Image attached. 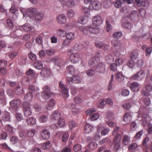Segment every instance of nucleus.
Segmentation results:
<instances>
[{
    "label": "nucleus",
    "instance_id": "a19ab883",
    "mask_svg": "<svg viewBox=\"0 0 152 152\" xmlns=\"http://www.w3.org/2000/svg\"><path fill=\"white\" fill-rule=\"evenodd\" d=\"M60 116V114L59 112L57 110L55 111L52 115L51 118L56 120L58 119Z\"/></svg>",
    "mask_w": 152,
    "mask_h": 152
},
{
    "label": "nucleus",
    "instance_id": "bf43d9fd",
    "mask_svg": "<svg viewBox=\"0 0 152 152\" xmlns=\"http://www.w3.org/2000/svg\"><path fill=\"white\" fill-rule=\"evenodd\" d=\"M150 140L149 138L148 137H145L142 141V145L145 146H147L149 144L148 143Z\"/></svg>",
    "mask_w": 152,
    "mask_h": 152
},
{
    "label": "nucleus",
    "instance_id": "393cba45",
    "mask_svg": "<svg viewBox=\"0 0 152 152\" xmlns=\"http://www.w3.org/2000/svg\"><path fill=\"white\" fill-rule=\"evenodd\" d=\"M132 117L129 113H126L123 118V120L126 123H128L131 121Z\"/></svg>",
    "mask_w": 152,
    "mask_h": 152
},
{
    "label": "nucleus",
    "instance_id": "ddd939ff",
    "mask_svg": "<svg viewBox=\"0 0 152 152\" xmlns=\"http://www.w3.org/2000/svg\"><path fill=\"white\" fill-rule=\"evenodd\" d=\"M130 18L132 22H134L138 20L139 14L137 11L134 10L132 11L130 15Z\"/></svg>",
    "mask_w": 152,
    "mask_h": 152
},
{
    "label": "nucleus",
    "instance_id": "de8ad7c7",
    "mask_svg": "<svg viewBox=\"0 0 152 152\" xmlns=\"http://www.w3.org/2000/svg\"><path fill=\"white\" fill-rule=\"evenodd\" d=\"M75 14L74 10H69L67 12V16L69 18H72Z\"/></svg>",
    "mask_w": 152,
    "mask_h": 152
},
{
    "label": "nucleus",
    "instance_id": "49530a36",
    "mask_svg": "<svg viewBox=\"0 0 152 152\" xmlns=\"http://www.w3.org/2000/svg\"><path fill=\"white\" fill-rule=\"evenodd\" d=\"M35 90V89L34 86L32 85L29 86V96H31L30 98H32V94L34 92Z\"/></svg>",
    "mask_w": 152,
    "mask_h": 152
},
{
    "label": "nucleus",
    "instance_id": "c9c22d12",
    "mask_svg": "<svg viewBox=\"0 0 152 152\" xmlns=\"http://www.w3.org/2000/svg\"><path fill=\"white\" fill-rule=\"evenodd\" d=\"M83 45L81 43H77L74 47V49L76 51L81 50L83 48Z\"/></svg>",
    "mask_w": 152,
    "mask_h": 152
},
{
    "label": "nucleus",
    "instance_id": "5fc2aeb1",
    "mask_svg": "<svg viewBox=\"0 0 152 152\" xmlns=\"http://www.w3.org/2000/svg\"><path fill=\"white\" fill-rule=\"evenodd\" d=\"M96 110H97L95 108H91L86 110L85 112L87 115H90L96 112Z\"/></svg>",
    "mask_w": 152,
    "mask_h": 152
},
{
    "label": "nucleus",
    "instance_id": "4d7b16f0",
    "mask_svg": "<svg viewBox=\"0 0 152 152\" xmlns=\"http://www.w3.org/2000/svg\"><path fill=\"white\" fill-rule=\"evenodd\" d=\"M7 66V61L3 59L0 60V68H5Z\"/></svg>",
    "mask_w": 152,
    "mask_h": 152
},
{
    "label": "nucleus",
    "instance_id": "f8f14e48",
    "mask_svg": "<svg viewBox=\"0 0 152 152\" xmlns=\"http://www.w3.org/2000/svg\"><path fill=\"white\" fill-rule=\"evenodd\" d=\"M135 1L138 6L145 8H147L149 4L148 1L146 0H135Z\"/></svg>",
    "mask_w": 152,
    "mask_h": 152
},
{
    "label": "nucleus",
    "instance_id": "e433bc0d",
    "mask_svg": "<svg viewBox=\"0 0 152 152\" xmlns=\"http://www.w3.org/2000/svg\"><path fill=\"white\" fill-rule=\"evenodd\" d=\"M137 145L135 143H132L129 146L128 150L133 151H135L137 147Z\"/></svg>",
    "mask_w": 152,
    "mask_h": 152
},
{
    "label": "nucleus",
    "instance_id": "4c0bfd02",
    "mask_svg": "<svg viewBox=\"0 0 152 152\" xmlns=\"http://www.w3.org/2000/svg\"><path fill=\"white\" fill-rule=\"evenodd\" d=\"M114 57L112 55L110 54L107 55L105 58L106 62L108 63H110L113 62L114 60Z\"/></svg>",
    "mask_w": 152,
    "mask_h": 152
},
{
    "label": "nucleus",
    "instance_id": "423d86ee",
    "mask_svg": "<svg viewBox=\"0 0 152 152\" xmlns=\"http://www.w3.org/2000/svg\"><path fill=\"white\" fill-rule=\"evenodd\" d=\"M100 58L97 56H95L90 58L88 61V65L91 68H93L97 65L99 63Z\"/></svg>",
    "mask_w": 152,
    "mask_h": 152
},
{
    "label": "nucleus",
    "instance_id": "6e6552de",
    "mask_svg": "<svg viewBox=\"0 0 152 152\" xmlns=\"http://www.w3.org/2000/svg\"><path fill=\"white\" fill-rule=\"evenodd\" d=\"M92 21L93 24L97 26H100L102 23L101 17L99 15L94 16L92 18Z\"/></svg>",
    "mask_w": 152,
    "mask_h": 152
},
{
    "label": "nucleus",
    "instance_id": "4468645a",
    "mask_svg": "<svg viewBox=\"0 0 152 152\" xmlns=\"http://www.w3.org/2000/svg\"><path fill=\"white\" fill-rule=\"evenodd\" d=\"M101 3L98 1H93L89 4V7L92 9L97 10L100 8Z\"/></svg>",
    "mask_w": 152,
    "mask_h": 152
},
{
    "label": "nucleus",
    "instance_id": "bb28decb",
    "mask_svg": "<svg viewBox=\"0 0 152 152\" xmlns=\"http://www.w3.org/2000/svg\"><path fill=\"white\" fill-rule=\"evenodd\" d=\"M81 10L82 12L85 14L84 16L88 18L90 17V10L87 7H83L81 8Z\"/></svg>",
    "mask_w": 152,
    "mask_h": 152
},
{
    "label": "nucleus",
    "instance_id": "79ce46f5",
    "mask_svg": "<svg viewBox=\"0 0 152 152\" xmlns=\"http://www.w3.org/2000/svg\"><path fill=\"white\" fill-rule=\"evenodd\" d=\"M124 62L123 59L121 57L117 58L115 61V63L117 66L121 65Z\"/></svg>",
    "mask_w": 152,
    "mask_h": 152
},
{
    "label": "nucleus",
    "instance_id": "c85d7f7f",
    "mask_svg": "<svg viewBox=\"0 0 152 152\" xmlns=\"http://www.w3.org/2000/svg\"><path fill=\"white\" fill-rule=\"evenodd\" d=\"M130 142V137L126 135L124 136L122 139V143L124 145H128Z\"/></svg>",
    "mask_w": 152,
    "mask_h": 152
},
{
    "label": "nucleus",
    "instance_id": "6e6d98bb",
    "mask_svg": "<svg viewBox=\"0 0 152 152\" xmlns=\"http://www.w3.org/2000/svg\"><path fill=\"white\" fill-rule=\"evenodd\" d=\"M21 102L20 100L19 99H16L10 101V104H20Z\"/></svg>",
    "mask_w": 152,
    "mask_h": 152
},
{
    "label": "nucleus",
    "instance_id": "c756f323",
    "mask_svg": "<svg viewBox=\"0 0 152 152\" xmlns=\"http://www.w3.org/2000/svg\"><path fill=\"white\" fill-rule=\"evenodd\" d=\"M41 74V75L45 77H48L50 74V70L47 68H44L42 70Z\"/></svg>",
    "mask_w": 152,
    "mask_h": 152
},
{
    "label": "nucleus",
    "instance_id": "20e7f679",
    "mask_svg": "<svg viewBox=\"0 0 152 152\" xmlns=\"http://www.w3.org/2000/svg\"><path fill=\"white\" fill-rule=\"evenodd\" d=\"M59 87L61 90L62 96L65 98H67L69 96L68 89L67 87L63 84L62 81H60L59 83Z\"/></svg>",
    "mask_w": 152,
    "mask_h": 152
},
{
    "label": "nucleus",
    "instance_id": "c03bdc74",
    "mask_svg": "<svg viewBox=\"0 0 152 152\" xmlns=\"http://www.w3.org/2000/svg\"><path fill=\"white\" fill-rule=\"evenodd\" d=\"M15 92L16 94L20 95L23 93V90L20 86H18L15 90Z\"/></svg>",
    "mask_w": 152,
    "mask_h": 152
},
{
    "label": "nucleus",
    "instance_id": "cd10ccee",
    "mask_svg": "<svg viewBox=\"0 0 152 152\" xmlns=\"http://www.w3.org/2000/svg\"><path fill=\"white\" fill-rule=\"evenodd\" d=\"M93 129V127L89 124H87L85 126L84 132L86 133H89L91 132Z\"/></svg>",
    "mask_w": 152,
    "mask_h": 152
},
{
    "label": "nucleus",
    "instance_id": "1a4fd4ad",
    "mask_svg": "<svg viewBox=\"0 0 152 152\" xmlns=\"http://www.w3.org/2000/svg\"><path fill=\"white\" fill-rule=\"evenodd\" d=\"M38 74L31 69H29V81L31 80L33 83H35Z\"/></svg>",
    "mask_w": 152,
    "mask_h": 152
},
{
    "label": "nucleus",
    "instance_id": "774afa93",
    "mask_svg": "<svg viewBox=\"0 0 152 152\" xmlns=\"http://www.w3.org/2000/svg\"><path fill=\"white\" fill-rule=\"evenodd\" d=\"M10 10L12 13L15 14L18 11V10L15 8V5L14 4H12Z\"/></svg>",
    "mask_w": 152,
    "mask_h": 152
},
{
    "label": "nucleus",
    "instance_id": "37998d69",
    "mask_svg": "<svg viewBox=\"0 0 152 152\" xmlns=\"http://www.w3.org/2000/svg\"><path fill=\"white\" fill-rule=\"evenodd\" d=\"M20 12L22 13L23 17L28 16V9L22 8L20 9Z\"/></svg>",
    "mask_w": 152,
    "mask_h": 152
},
{
    "label": "nucleus",
    "instance_id": "5701e85b",
    "mask_svg": "<svg viewBox=\"0 0 152 152\" xmlns=\"http://www.w3.org/2000/svg\"><path fill=\"white\" fill-rule=\"evenodd\" d=\"M89 26H80L79 27V30L80 31L82 32L83 34L86 35L88 34L89 32Z\"/></svg>",
    "mask_w": 152,
    "mask_h": 152
},
{
    "label": "nucleus",
    "instance_id": "0eeeda50",
    "mask_svg": "<svg viewBox=\"0 0 152 152\" xmlns=\"http://www.w3.org/2000/svg\"><path fill=\"white\" fill-rule=\"evenodd\" d=\"M95 46L105 51H108L110 48V46L107 45L105 43L100 41H97L95 42Z\"/></svg>",
    "mask_w": 152,
    "mask_h": 152
},
{
    "label": "nucleus",
    "instance_id": "39448f33",
    "mask_svg": "<svg viewBox=\"0 0 152 152\" xmlns=\"http://www.w3.org/2000/svg\"><path fill=\"white\" fill-rule=\"evenodd\" d=\"M145 74L144 72L142 70L139 71L136 74L132 75L131 77L132 80H141L144 78Z\"/></svg>",
    "mask_w": 152,
    "mask_h": 152
},
{
    "label": "nucleus",
    "instance_id": "f257e3e1",
    "mask_svg": "<svg viewBox=\"0 0 152 152\" xmlns=\"http://www.w3.org/2000/svg\"><path fill=\"white\" fill-rule=\"evenodd\" d=\"M44 15L43 12L42 11L38 12L37 8H29V18H34L35 20L40 21L44 18Z\"/></svg>",
    "mask_w": 152,
    "mask_h": 152
},
{
    "label": "nucleus",
    "instance_id": "72a5a7b5",
    "mask_svg": "<svg viewBox=\"0 0 152 152\" xmlns=\"http://www.w3.org/2000/svg\"><path fill=\"white\" fill-rule=\"evenodd\" d=\"M55 64L58 66L61 67L64 65V62L63 59L57 58L55 59Z\"/></svg>",
    "mask_w": 152,
    "mask_h": 152
},
{
    "label": "nucleus",
    "instance_id": "473e14b6",
    "mask_svg": "<svg viewBox=\"0 0 152 152\" xmlns=\"http://www.w3.org/2000/svg\"><path fill=\"white\" fill-rule=\"evenodd\" d=\"M2 119L4 121H9L10 119V113L7 112H5L2 116Z\"/></svg>",
    "mask_w": 152,
    "mask_h": 152
},
{
    "label": "nucleus",
    "instance_id": "338daca9",
    "mask_svg": "<svg viewBox=\"0 0 152 152\" xmlns=\"http://www.w3.org/2000/svg\"><path fill=\"white\" fill-rule=\"evenodd\" d=\"M99 117L98 114L95 113L90 116V119L92 121H94L97 119Z\"/></svg>",
    "mask_w": 152,
    "mask_h": 152
},
{
    "label": "nucleus",
    "instance_id": "2eb2a0df",
    "mask_svg": "<svg viewBox=\"0 0 152 152\" xmlns=\"http://www.w3.org/2000/svg\"><path fill=\"white\" fill-rule=\"evenodd\" d=\"M41 135L43 140H47L50 137V133L48 129H45L41 132Z\"/></svg>",
    "mask_w": 152,
    "mask_h": 152
},
{
    "label": "nucleus",
    "instance_id": "dca6fc26",
    "mask_svg": "<svg viewBox=\"0 0 152 152\" xmlns=\"http://www.w3.org/2000/svg\"><path fill=\"white\" fill-rule=\"evenodd\" d=\"M140 85L137 82H134L131 83L130 86V88L133 91H137L140 88Z\"/></svg>",
    "mask_w": 152,
    "mask_h": 152
},
{
    "label": "nucleus",
    "instance_id": "603ef678",
    "mask_svg": "<svg viewBox=\"0 0 152 152\" xmlns=\"http://www.w3.org/2000/svg\"><path fill=\"white\" fill-rule=\"evenodd\" d=\"M68 124L69 127L71 129L77 126V124L75 121H69Z\"/></svg>",
    "mask_w": 152,
    "mask_h": 152
},
{
    "label": "nucleus",
    "instance_id": "680f3d73",
    "mask_svg": "<svg viewBox=\"0 0 152 152\" xmlns=\"http://www.w3.org/2000/svg\"><path fill=\"white\" fill-rule=\"evenodd\" d=\"M111 2L110 0H104L103 1V6L106 7L107 8L111 5Z\"/></svg>",
    "mask_w": 152,
    "mask_h": 152
},
{
    "label": "nucleus",
    "instance_id": "8fccbe9b",
    "mask_svg": "<svg viewBox=\"0 0 152 152\" xmlns=\"http://www.w3.org/2000/svg\"><path fill=\"white\" fill-rule=\"evenodd\" d=\"M122 35V33L121 32L118 31L115 32L113 34V37L114 38L118 39L121 37Z\"/></svg>",
    "mask_w": 152,
    "mask_h": 152
},
{
    "label": "nucleus",
    "instance_id": "9b49d317",
    "mask_svg": "<svg viewBox=\"0 0 152 152\" xmlns=\"http://www.w3.org/2000/svg\"><path fill=\"white\" fill-rule=\"evenodd\" d=\"M105 65L102 63L98 64L96 68V71L100 73H104L105 72Z\"/></svg>",
    "mask_w": 152,
    "mask_h": 152
},
{
    "label": "nucleus",
    "instance_id": "052dcab7",
    "mask_svg": "<svg viewBox=\"0 0 152 152\" xmlns=\"http://www.w3.org/2000/svg\"><path fill=\"white\" fill-rule=\"evenodd\" d=\"M2 148L10 152L12 151V150L6 143H3L1 145Z\"/></svg>",
    "mask_w": 152,
    "mask_h": 152
},
{
    "label": "nucleus",
    "instance_id": "7ed1b4c3",
    "mask_svg": "<svg viewBox=\"0 0 152 152\" xmlns=\"http://www.w3.org/2000/svg\"><path fill=\"white\" fill-rule=\"evenodd\" d=\"M73 51L72 49H69L68 51L69 52L72 53L69 56V59L72 63L75 64L80 61V56L78 53H72Z\"/></svg>",
    "mask_w": 152,
    "mask_h": 152
},
{
    "label": "nucleus",
    "instance_id": "a211bd4d",
    "mask_svg": "<svg viewBox=\"0 0 152 152\" xmlns=\"http://www.w3.org/2000/svg\"><path fill=\"white\" fill-rule=\"evenodd\" d=\"M65 37L67 40L72 41L75 39V34L74 33L72 32H66Z\"/></svg>",
    "mask_w": 152,
    "mask_h": 152
},
{
    "label": "nucleus",
    "instance_id": "f3484780",
    "mask_svg": "<svg viewBox=\"0 0 152 152\" xmlns=\"http://www.w3.org/2000/svg\"><path fill=\"white\" fill-rule=\"evenodd\" d=\"M138 50L133 51L129 55V57L131 60L135 61L138 58Z\"/></svg>",
    "mask_w": 152,
    "mask_h": 152
},
{
    "label": "nucleus",
    "instance_id": "b1692460",
    "mask_svg": "<svg viewBox=\"0 0 152 152\" xmlns=\"http://www.w3.org/2000/svg\"><path fill=\"white\" fill-rule=\"evenodd\" d=\"M66 31L62 28H58L56 31V34L59 36L63 37L65 36Z\"/></svg>",
    "mask_w": 152,
    "mask_h": 152
},
{
    "label": "nucleus",
    "instance_id": "3c124183",
    "mask_svg": "<svg viewBox=\"0 0 152 152\" xmlns=\"http://www.w3.org/2000/svg\"><path fill=\"white\" fill-rule=\"evenodd\" d=\"M48 119V117L46 115H42L39 118V121L41 123H45L46 122Z\"/></svg>",
    "mask_w": 152,
    "mask_h": 152
},
{
    "label": "nucleus",
    "instance_id": "58836bf2",
    "mask_svg": "<svg viewBox=\"0 0 152 152\" xmlns=\"http://www.w3.org/2000/svg\"><path fill=\"white\" fill-rule=\"evenodd\" d=\"M66 69L68 71L69 73L71 74L74 73L75 69L74 66L72 65H69L66 67Z\"/></svg>",
    "mask_w": 152,
    "mask_h": 152
},
{
    "label": "nucleus",
    "instance_id": "69168bd1",
    "mask_svg": "<svg viewBox=\"0 0 152 152\" xmlns=\"http://www.w3.org/2000/svg\"><path fill=\"white\" fill-rule=\"evenodd\" d=\"M81 145L78 144L75 145L73 147V149L75 151L77 152L81 149Z\"/></svg>",
    "mask_w": 152,
    "mask_h": 152
},
{
    "label": "nucleus",
    "instance_id": "864d4df0",
    "mask_svg": "<svg viewBox=\"0 0 152 152\" xmlns=\"http://www.w3.org/2000/svg\"><path fill=\"white\" fill-rule=\"evenodd\" d=\"M5 129L7 131L11 134L14 133L13 128L10 125L8 124L6 126Z\"/></svg>",
    "mask_w": 152,
    "mask_h": 152
},
{
    "label": "nucleus",
    "instance_id": "a878e982",
    "mask_svg": "<svg viewBox=\"0 0 152 152\" xmlns=\"http://www.w3.org/2000/svg\"><path fill=\"white\" fill-rule=\"evenodd\" d=\"M115 78L116 80L121 82L123 81L124 79V77L121 72L117 73L115 75Z\"/></svg>",
    "mask_w": 152,
    "mask_h": 152
},
{
    "label": "nucleus",
    "instance_id": "7c9ffc66",
    "mask_svg": "<svg viewBox=\"0 0 152 152\" xmlns=\"http://www.w3.org/2000/svg\"><path fill=\"white\" fill-rule=\"evenodd\" d=\"M114 118L113 114L112 112H108L107 113L105 121L106 122H108V121L107 120H112L114 119Z\"/></svg>",
    "mask_w": 152,
    "mask_h": 152
},
{
    "label": "nucleus",
    "instance_id": "f704fd0d",
    "mask_svg": "<svg viewBox=\"0 0 152 152\" xmlns=\"http://www.w3.org/2000/svg\"><path fill=\"white\" fill-rule=\"evenodd\" d=\"M72 81L74 83H79L81 82V79L78 75H75L73 76Z\"/></svg>",
    "mask_w": 152,
    "mask_h": 152
},
{
    "label": "nucleus",
    "instance_id": "e2e57ef3",
    "mask_svg": "<svg viewBox=\"0 0 152 152\" xmlns=\"http://www.w3.org/2000/svg\"><path fill=\"white\" fill-rule=\"evenodd\" d=\"M43 38L40 35L37 36L36 39V42L39 44H42L43 42Z\"/></svg>",
    "mask_w": 152,
    "mask_h": 152
},
{
    "label": "nucleus",
    "instance_id": "09e8293b",
    "mask_svg": "<svg viewBox=\"0 0 152 152\" xmlns=\"http://www.w3.org/2000/svg\"><path fill=\"white\" fill-rule=\"evenodd\" d=\"M66 6L69 7H72L75 5V2L74 0L68 1L65 3Z\"/></svg>",
    "mask_w": 152,
    "mask_h": 152
},
{
    "label": "nucleus",
    "instance_id": "412c9836",
    "mask_svg": "<svg viewBox=\"0 0 152 152\" xmlns=\"http://www.w3.org/2000/svg\"><path fill=\"white\" fill-rule=\"evenodd\" d=\"M89 32L92 34H97L99 32V29L97 27L89 26Z\"/></svg>",
    "mask_w": 152,
    "mask_h": 152
},
{
    "label": "nucleus",
    "instance_id": "aec40b11",
    "mask_svg": "<svg viewBox=\"0 0 152 152\" xmlns=\"http://www.w3.org/2000/svg\"><path fill=\"white\" fill-rule=\"evenodd\" d=\"M77 24V22H76L73 21L66 24L65 26V28L66 30H69L72 27L76 26Z\"/></svg>",
    "mask_w": 152,
    "mask_h": 152
},
{
    "label": "nucleus",
    "instance_id": "6ab92c4d",
    "mask_svg": "<svg viewBox=\"0 0 152 152\" xmlns=\"http://www.w3.org/2000/svg\"><path fill=\"white\" fill-rule=\"evenodd\" d=\"M111 44L116 49H119L121 46L120 41L117 39H113L111 41Z\"/></svg>",
    "mask_w": 152,
    "mask_h": 152
},
{
    "label": "nucleus",
    "instance_id": "0e129e2a",
    "mask_svg": "<svg viewBox=\"0 0 152 152\" xmlns=\"http://www.w3.org/2000/svg\"><path fill=\"white\" fill-rule=\"evenodd\" d=\"M115 136L114 139L113 140V142L114 143H119L121 140V136L120 134H118Z\"/></svg>",
    "mask_w": 152,
    "mask_h": 152
},
{
    "label": "nucleus",
    "instance_id": "f03ea898",
    "mask_svg": "<svg viewBox=\"0 0 152 152\" xmlns=\"http://www.w3.org/2000/svg\"><path fill=\"white\" fill-rule=\"evenodd\" d=\"M43 91L41 93V96L44 99H48L54 95L53 93L50 92V88L49 86H46L43 88Z\"/></svg>",
    "mask_w": 152,
    "mask_h": 152
},
{
    "label": "nucleus",
    "instance_id": "4be33fe9",
    "mask_svg": "<svg viewBox=\"0 0 152 152\" xmlns=\"http://www.w3.org/2000/svg\"><path fill=\"white\" fill-rule=\"evenodd\" d=\"M34 66L37 69L41 70L42 69L43 64L40 61L37 60L34 63Z\"/></svg>",
    "mask_w": 152,
    "mask_h": 152
},
{
    "label": "nucleus",
    "instance_id": "a18cd8bd",
    "mask_svg": "<svg viewBox=\"0 0 152 152\" xmlns=\"http://www.w3.org/2000/svg\"><path fill=\"white\" fill-rule=\"evenodd\" d=\"M68 137L69 134L67 132L63 133L62 137V141L64 142H66L68 140Z\"/></svg>",
    "mask_w": 152,
    "mask_h": 152
},
{
    "label": "nucleus",
    "instance_id": "ea45409f",
    "mask_svg": "<svg viewBox=\"0 0 152 152\" xmlns=\"http://www.w3.org/2000/svg\"><path fill=\"white\" fill-rule=\"evenodd\" d=\"M51 146V144L49 141H47L42 145V148L45 150L49 148Z\"/></svg>",
    "mask_w": 152,
    "mask_h": 152
},
{
    "label": "nucleus",
    "instance_id": "13d9d810",
    "mask_svg": "<svg viewBox=\"0 0 152 152\" xmlns=\"http://www.w3.org/2000/svg\"><path fill=\"white\" fill-rule=\"evenodd\" d=\"M89 146L90 149H94L97 148V145L96 142H92L89 143Z\"/></svg>",
    "mask_w": 152,
    "mask_h": 152
},
{
    "label": "nucleus",
    "instance_id": "2f4dec72",
    "mask_svg": "<svg viewBox=\"0 0 152 152\" xmlns=\"http://www.w3.org/2000/svg\"><path fill=\"white\" fill-rule=\"evenodd\" d=\"M88 20V18L85 16H82L78 19V22L81 24H85Z\"/></svg>",
    "mask_w": 152,
    "mask_h": 152
},
{
    "label": "nucleus",
    "instance_id": "9d476101",
    "mask_svg": "<svg viewBox=\"0 0 152 152\" xmlns=\"http://www.w3.org/2000/svg\"><path fill=\"white\" fill-rule=\"evenodd\" d=\"M57 22L61 25L65 24L66 22V18L64 14H60L56 18Z\"/></svg>",
    "mask_w": 152,
    "mask_h": 152
}]
</instances>
